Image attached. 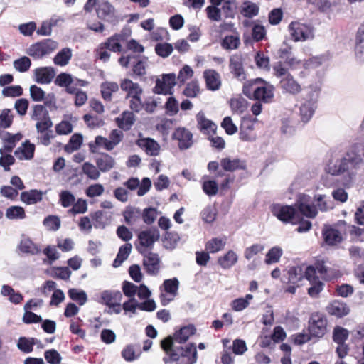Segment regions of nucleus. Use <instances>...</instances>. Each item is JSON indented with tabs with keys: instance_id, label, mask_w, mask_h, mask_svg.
<instances>
[{
	"instance_id": "f257e3e1",
	"label": "nucleus",
	"mask_w": 364,
	"mask_h": 364,
	"mask_svg": "<svg viewBox=\"0 0 364 364\" xmlns=\"http://www.w3.org/2000/svg\"><path fill=\"white\" fill-rule=\"evenodd\" d=\"M315 205L311 204V197L306 194H299L296 206L299 212L307 218H315L318 210L321 212L328 211L334 208V203L330 197L323 194H316L314 197Z\"/></svg>"
},
{
	"instance_id": "f03ea898",
	"label": "nucleus",
	"mask_w": 364,
	"mask_h": 364,
	"mask_svg": "<svg viewBox=\"0 0 364 364\" xmlns=\"http://www.w3.org/2000/svg\"><path fill=\"white\" fill-rule=\"evenodd\" d=\"M161 348L169 355V360L171 361H177L180 356L182 357L183 364H193L197 360V350L195 344L189 343L185 348H181L179 353L173 348V342L172 337L168 336L161 341Z\"/></svg>"
},
{
	"instance_id": "7ed1b4c3",
	"label": "nucleus",
	"mask_w": 364,
	"mask_h": 364,
	"mask_svg": "<svg viewBox=\"0 0 364 364\" xmlns=\"http://www.w3.org/2000/svg\"><path fill=\"white\" fill-rule=\"evenodd\" d=\"M288 31L295 42L306 41L314 38V28L299 21L291 22L288 26Z\"/></svg>"
},
{
	"instance_id": "20e7f679",
	"label": "nucleus",
	"mask_w": 364,
	"mask_h": 364,
	"mask_svg": "<svg viewBox=\"0 0 364 364\" xmlns=\"http://www.w3.org/2000/svg\"><path fill=\"white\" fill-rule=\"evenodd\" d=\"M58 48V43L46 39L31 45L27 50L28 55L35 59H40L50 54Z\"/></svg>"
},
{
	"instance_id": "39448f33",
	"label": "nucleus",
	"mask_w": 364,
	"mask_h": 364,
	"mask_svg": "<svg viewBox=\"0 0 364 364\" xmlns=\"http://www.w3.org/2000/svg\"><path fill=\"white\" fill-rule=\"evenodd\" d=\"M179 282L176 278L164 280L160 287V302L162 306L168 305L178 294Z\"/></svg>"
},
{
	"instance_id": "423d86ee",
	"label": "nucleus",
	"mask_w": 364,
	"mask_h": 364,
	"mask_svg": "<svg viewBox=\"0 0 364 364\" xmlns=\"http://www.w3.org/2000/svg\"><path fill=\"white\" fill-rule=\"evenodd\" d=\"M272 214L284 223H294L299 220L296 210L291 205L275 204L272 208Z\"/></svg>"
},
{
	"instance_id": "0eeeda50",
	"label": "nucleus",
	"mask_w": 364,
	"mask_h": 364,
	"mask_svg": "<svg viewBox=\"0 0 364 364\" xmlns=\"http://www.w3.org/2000/svg\"><path fill=\"white\" fill-rule=\"evenodd\" d=\"M176 75L174 73L164 74L156 81L154 92L156 94L171 95L176 85Z\"/></svg>"
},
{
	"instance_id": "6e6552de",
	"label": "nucleus",
	"mask_w": 364,
	"mask_h": 364,
	"mask_svg": "<svg viewBox=\"0 0 364 364\" xmlns=\"http://www.w3.org/2000/svg\"><path fill=\"white\" fill-rule=\"evenodd\" d=\"M327 321L326 318L318 314L311 316L309 321V332L312 337L321 338L326 332Z\"/></svg>"
},
{
	"instance_id": "1a4fd4ad",
	"label": "nucleus",
	"mask_w": 364,
	"mask_h": 364,
	"mask_svg": "<svg viewBox=\"0 0 364 364\" xmlns=\"http://www.w3.org/2000/svg\"><path fill=\"white\" fill-rule=\"evenodd\" d=\"M257 81H262V85L255 88L253 92V99L263 103H269L274 98V87L267 82H263L262 79H257Z\"/></svg>"
},
{
	"instance_id": "9d476101",
	"label": "nucleus",
	"mask_w": 364,
	"mask_h": 364,
	"mask_svg": "<svg viewBox=\"0 0 364 364\" xmlns=\"http://www.w3.org/2000/svg\"><path fill=\"white\" fill-rule=\"evenodd\" d=\"M97 14L99 18L112 23L118 21L114 7L107 1H102L98 4Z\"/></svg>"
},
{
	"instance_id": "9b49d317",
	"label": "nucleus",
	"mask_w": 364,
	"mask_h": 364,
	"mask_svg": "<svg viewBox=\"0 0 364 364\" xmlns=\"http://www.w3.org/2000/svg\"><path fill=\"white\" fill-rule=\"evenodd\" d=\"M279 87L283 93L292 96H296L302 91L301 85L292 75L282 78Z\"/></svg>"
},
{
	"instance_id": "f8f14e48",
	"label": "nucleus",
	"mask_w": 364,
	"mask_h": 364,
	"mask_svg": "<svg viewBox=\"0 0 364 364\" xmlns=\"http://www.w3.org/2000/svg\"><path fill=\"white\" fill-rule=\"evenodd\" d=\"M173 138L178 141L180 149H187L193 144L192 133L185 127L177 128L173 134Z\"/></svg>"
},
{
	"instance_id": "ddd939ff",
	"label": "nucleus",
	"mask_w": 364,
	"mask_h": 364,
	"mask_svg": "<svg viewBox=\"0 0 364 364\" xmlns=\"http://www.w3.org/2000/svg\"><path fill=\"white\" fill-rule=\"evenodd\" d=\"M229 68L231 73L240 81L246 79V73L243 66V58L242 55L235 54L230 57Z\"/></svg>"
},
{
	"instance_id": "4468645a",
	"label": "nucleus",
	"mask_w": 364,
	"mask_h": 364,
	"mask_svg": "<svg viewBox=\"0 0 364 364\" xmlns=\"http://www.w3.org/2000/svg\"><path fill=\"white\" fill-rule=\"evenodd\" d=\"M317 97L311 96L305 100L299 107V114L303 122H309L316 109Z\"/></svg>"
},
{
	"instance_id": "2eb2a0df",
	"label": "nucleus",
	"mask_w": 364,
	"mask_h": 364,
	"mask_svg": "<svg viewBox=\"0 0 364 364\" xmlns=\"http://www.w3.org/2000/svg\"><path fill=\"white\" fill-rule=\"evenodd\" d=\"M322 234L325 242L328 245H336L342 241L341 233L334 226L324 225Z\"/></svg>"
},
{
	"instance_id": "dca6fc26",
	"label": "nucleus",
	"mask_w": 364,
	"mask_h": 364,
	"mask_svg": "<svg viewBox=\"0 0 364 364\" xmlns=\"http://www.w3.org/2000/svg\"><path fill=\"white\" fill-rule=\"evenodd\" d=\"M136 144L149 156H157L160 152V145L151 138H140Z\"/></svg>"
},
{
	"instance_id": "f3484780",
	"label": "nucleus",
	"mask_w": 364,
	"mask_h": 364,
	"mask_svg": "<svg viewBox=\"0 0 364 364\" xmlns=\"http://www.w3.org/2000/svg\"><path fill=\"white\" fill-rule=\"evenodd\" d=\"M160 234L157 229L150 228L141 232L138 235L140 245L144 247H150L159 239Z\"/></svg>"
},
{
	"instance_id": "a211bd4d",
	"label": "nucleus",
	"mask_w": 364,
	"mask_h": 364,
	"mask_svg": "<svg viewBox=\"0 0 364 364\" xmlns=\"http://www.w3.org/2000/svg\"><path fill=\"white\" fill-rule=\"evenodd\" d=\"M55 75V72L51 67L38 68L34 70L35 80L40 84H49Z\"/></svg>"
},
{
	"instance_id": "6ab92c4d",
	"label": "nucleus",
	"mask_w": 364,
	"mask_h": 364,
	"mask_svg": "<svg viewBox=\"0 0 364 364\" xmlns=\"http://www.w3.org/2000/svg\"><path fill=\"white\" fill-rule=\"evenodd\" d=\"M120 87L126 92V99L136 95H142L143 93L141 87L129 79L122 80L120 82Z\"/></svg>"
},
{
	"instance_id": "aec40b11",
	"label": "nucleus",
	"mask_w": 364,
	"mask_h": 364,
	"mask_svg": "<svg viewBox=\"0 0 364 364\" xmlns=\"http://www.w3.org/2000/svg\"><path fill=\"white\" fill-rule=\"evenodd\" d=\"M127 38L125 33H121L115 34L109 37L106 42L102 43L105 48L113 52L122 51V43L124 42Z\"/></svg>"
},
{
	"instance_id": "412c9836",
	"label": "nucleus",
	"mask_w": 364,
	"mask_h": 364,
	"mask_svg": "<svg viewBox=\"0 0 364 364\" xmlns=\"http://www.w3.org/2000/svg\"><path fill=\"white\" fill-rule=\"evenodd\" d=\"M327 311L336 317H343L349 314L350 308L345 302L335 300L327 306Z\"/></svg>"
},
{
	"instance_id": "4be33fe9",
	"label": "nucleus",
	"mask_w": 364,
	"mask_h": 364,
	"mask_svg": "<svg viewBox=\"0 0 364 364\" xmlns=\"http://www.w3.org/2000/svg\"><path fill=\"white\" fill-rule=\"evenodd\" d=\"M122 299V294L120 291L105 290L100 293L98 302L109 306L117 302H121Z\"/></svg>"
},
{
	"instance_id": "5701e85b",
	"label": "nucleus",
	"mask_w": 364,
	"mask_h": 364,
	"mask_svg": "<svg viewBox=\"0 0 364 364\" xmlns=\"http://www.w3.org/2000/svg\"><path fill=\"white\" fill-rule=\"evenodd\" d=\"M35 151V146L29 141H26L15 151L14 156L18 160H30L33 159Z\"/></svg>"
},
{
	"instance_id": "b1692460",
	"label": "nucleus",
	"mask_w": 364,
	"mask_h": 364,
	"mask_svg": "<svg viewBox=\"0 0 364 364\" xmlns=\"http://www.w3.org/2000/svg\"><path fill=\"white\" fill-rule=\"evenodd\" d=\"M198 128L205 134L214 133L217 126L212 121L208 119L203 112H199L196 115Z\"/></svg>"
},
{
	"instance_id": "393cba45",
	"label": "nucleus",
	"mask_w": 364,
	"mask_h": 364,
	"mask_svg": "<svg viewBox=\"0 0 364 364\" xmlns=\"http://www.w3.org/2000/svg\"><path fill=\"white\" fill-rule=\"evenodd\" d=\"M55 83L60 86L67 87L69 85L74 84L75 86H80L84 87L87 85V82L82 80H75L71 75L62 73L58 75L55 80Z\"/></svg>"
},
{
	"instance_id": "a878e982",
	"label": "nucleus",
	"mask_w": 364,
	"mask_h": 364,
	"mask_svg": "<svg viewBox=\"0 0 364 364\" xmlns=\"http://www.w3.org/2000/svg\"><path fill=\"white\" fill-rule=\"evenodd\" d=\"M204 77L208 89L217 90L221 85V80L219 73L214 70H206L204 72Z\"/></svg>"
},
{
	"instance_id": "bb28decb",
	"label": "nucleus",
	"mask_w": 364,
	"mask_h": 364,
	"mask_svg": "<svg viewBox=\"0 0 364 364\" xmlns=\"http://www.w3.org/2000/svg\"><path fill=\"white\" fill-rule=\"evenodd\" d=\"M238 261V255L233 250L228 251L225 255L218 259V264L223 269H229L232 267Z\"/></svg>"
},
{
	"instance_id": "cd10ccee",
	"label": "nucleus",
	"mask_w": 364,
	"mask_h": 364,
	"mask_svg": "<svg viewBox=\"0 0 364 364\" xmlns=\"http://www.w3.org/2000/svg\"><path fill=\"white\" fill-rule=\"evenodd\" d=\"M29 90L31 97L35 102H41L46 100V104H48V102H51L55 98L53 93L48 94L46 96V92L41 87L35 85H31Z\"/></svg>"
},
{
	"instance_id": "c85d7f7f",
	"label": "nucleus",
	"mask_w": 364,
	"mask_h": 364,
	"mask_svg": "<svg viewBox=\"0 0 364 364\" xmlns=\"http://www.w3.org/2000/svg\"><path fill=\"white\" fill-rule=\"evenodd\" d=\"M135 122V117L132 112L124 111L119 117L116 118V122L120 129L129 130Z\"/></svg>"
},
{
	"instance_id": "c756f323",
	"label": "nucleus",
	"mask_w": 364,
	"mask_h": 364,
	"mask_svg": "<svg viewBox=\"0 0 364 364\" xmlns=\"http://www.w3.org/2000/svg\"><path fill=\"white\" fill-rule=\"evenodd\" d=\"M196 332V328L192 325L182 327L179 331H176L172 338L173 342L179 343H185L191 336Z\"/></svg>"
},
{
	"instance_id": "7c9ffc66",
	"label": "nucleus",
	"mask_w": 364,
	"mask_h": 364,
	"mask_svg": "<svg viewBox=\"0 0 364 364\" xmlns=\"http://www.w3.org/2000/svg\"><path fill=\"white\" fill-rule=\"evenodd\" d=\"M326 171L333 176H339L347 171V166L343 158L331 161L326 167Z\"/></svg>"
},
{
	"instance_id": "2f4dec72",
	"label": "nucleus",
	"mask_w": 364,
	"mask_h": 364,
	"mask_svg": "<svg viewBox=\"0 0 364 364\" xmlns=\"http://www.w3.org/2000/svg\"><path fill=\"white\" fill-rule=\"evenodd\" d=\"M226 245L225 237H213L205 243V251L216 253L223 250Z\"/></svg>"
},
{
	"instance_id": "473e14b6",
	"label": "nucleus",
	"mask_w": 364,
	"mask_h": 364,
	"mask_svg": "<svg viewBox=\"0 0 364 364\" xmlns=\"http://www.w3.org/2000/svg\"><path fill=\"white\" fill-rule=\"evenodd\" d=\"M1 294L3 296H7L9 301L15 304H20L23 299L21 293L16 292L11 287L6 284L2 286Z\"/></svg>"
},
{
	"instance_id": "72a5a7b5",
	"label": "nucleus",
	"mask_w": 364,
	"mask_h": 364,
	"mask_svg": "<svg viewBox=\"0 0 364 364\" xmlns=\"http://www.w3.org/2000/svg\"><path fill=\"white\" fill-rule=\"evenodd\" d=\"M123 215L128 225H134L140 220L141 212L138 208L128 206L124 211Z\"/></svg>"
},
{
	"instance_id": "f704fd0d",
	"label": "nucleus",
	"mask_w": 364,
	"mask_h": 364,
	"mask_svg": "<svg viewBox=\"0 0 364 364\" xmlns=\"http://www.w3.org/2000/svg\"><path fill=\"white\" fill-rule=\"evenodd\" d=\"M223 168L227 171H235L245 168V163L238 159L224 158L220 161Z\"/></svg>"
},
{
	"instance_id": "c9c22d12",
	"label": "nucleus",
	"mask_w": 364,
	"mask_h": 364,
	"mask_svg": "<svg viewBox=\"0 0 364 364\" xmlns=\"http://www.w3.org/2000/svg\"><path fill=\"white\" fill-rule=\"evenodd\" d=\"M283 255V250L279 246H274L269 250L265 255L264 262L269 265L279 262Z\"/></svg>"
},
{
	"instance_id": "e433bc0d",
	"label": "nucleus",
	"mask_w": 364,
	"mask_h": 364,
	"mask_svg": "<svg viewBox=\"0 0 364 364\" xmlns=\"http://www.w3.org/2000/svg\"><path fill=\"white\" fill-rule=\"evenodd\" d=\"M347 166V171L360 168L364 164V161L360 155L348 154L346 157L343 158Z\"/></svg>"
},
{
	"instance_id": "4c0bfd02",
	"label": "nucleus",
	"mask_w": 364,
	"mask_h": 364,
	"mask_svg": "<svg viewBox=\"0 0 364 364\" xmlns=\"http://www.w3.org/2000/svg\"><path fill=\"white\" fill-rule=\"evenodd\" d=\"M132 249V245L130 243H126L120 247L117 253L116 259L114 260L113 267H119L124 261H125L129 257Z\"/></svg>"
},
{
	"instance_id": "58836bf2",
	"label": "nucleus",
	"mask_w": 364,
	"mask_h": 364,
	"mask_svg": "<svg viewBox=\"0 0 364 364\" xmlns=\"http://www.w3.org/2000/svg\"><path fill=\"white\" fill-rule=\"evenodd\" d=\"M144 264L149 273H155L159 267V259L156 254L149 253L144 259Z\"/></svg>"
},
{
	"instance_id": "ea45409f",
	"label": "nucleus",
	"mask_w": 364,
	"mask_h": 364,
	"mask_svg": "<svg viewBox=\"0 0 364 364\" xmlns=\"http://www.w3.org/2000/svg\"><path fill=\"white\" fill-rule=\"evenodd\" d=\"M287 273L289 282L293 284H298L304 278V267H290Z\"/></svg>"
},
{
	"instance_id": "a19ab883",
	"label": "nucleus",
	"mask_w": 364,
	"mask_h": 364,
	"mask_svg": "<svg viewBox=\"0 0 364 364\" xmlns=\"http://www.w3.org/2000/svg\"><path fill=\"white\" fill-rule=\"evenodd\" d=\"M98 168L102 172H107L112 169L114 164V159L109 154H103L96 161Z\"/></svg>"
},
{
	"instance_id": "79ce46f5",
	"label": "nucleus",
	"mask_w": 364,
	"mask_h": 364,
	"mask_svg": "<svg viewBox=\"0 0 364 364\" xmlns=\"http://www.w3.org/2000/svg\"><path fill=\"white\" fill-rule=\"evenodd\" d=\"M72 55V50L65 48L57 53L53 59V62L57 65L65 66L69 63Z\"/></svg>"
},
{
	"instance_id": "37998d69",
	"label": "nucleus",
	"mask_w": 364,
	"mask_h": 364,
	"mask_svg": "<svg viewBox=\"0 0 364 364\" xmlns=\"http://www.w3.org/2000/svg\"><path fill=\"white\" fill-rule=\"evenodd\" d=\"M259 6L252 1H245L241 6V14L247 18H252L257 16L259 13Z\"/></svg>"
},
{
	"instance_id": "c03bdc74",
	"label": "nucleus",
	"mask_w": 364,
	"mask_h": 364,
	"mask_svg": "<svg viewBox=\"0 0 364 364\" xmlns=\"http://www.w3.org/2000/svg\"><path fill=\"white\" fill-rule=\"evenodd\" d=\"M252 299L253 296L252 294H246L244 298L241 297L232 300L230 306L235 311H241L250 305V302Z\"/></svg>"
},
{
	"instance_id": "a18cd8bd",
	"label": "nucleus",
	"mask_w": 364,
	"mask_h": 364,
	"mask_svg": "<svg viewBox=\"0 0 364 364\" xmlns=\"http://www.w3.org/2000/svg\"><path fill=\"white\" fill-rule=\"evenodd\" d=\"M119 86L117 82H105L101 85L102 96L105 100H111L112 94L117 92Z\"/></svg>"
},
{
	"instance_id": "49530a36",
	"label": "nucleus",
	"mask_w": 364,
	"mask_h": 364,
	"mask_svg": "<svg viewBox=\"0 0 364 364\" xmlns=\"http://www.w3.org/2000/svg\"><path fill=\"white\" fill-rule=\"evenodd\" d=\"M247 102L242 97L238 96L230 100V106L232 112L243 113L247 109Z\"/></svg>"
},
{
	"instance_id": "de8ad7c7",
	"label": "nucleus",
	"mask_w": 364,
	"mask_h": 364,
	"mask_svg": "<svg viewBox=\"0 0 364 364\" xmlns=\"http://www.w3.org/2000/svg\"><path fill=\"white\" fill-rule=\"evenodd\" d=\"M21 200L27 204H35L42 200V193L36 190L23 192L21 194Z\"/></svg>"
},
{
	"instance_id": "09e8293b",
	"label": "nucleus",
	"mask_w": 364,
	"mask_h": 364,
	"mask_svg": "<svg viewBox=\"0 0 364 364\" xmlns=\"http://www.w3.org/2000/svg\"><path fill=\"white\" fill-rule=\"evenodd\" d=\"M240 44V39L238 35L226 36L221 43L222 47L226 50L237 49Z\"/></svg>"
},
{
	"instance_id": "8fccbe9b",
	"label": "nucleus",
	"mask_w": 364,
	"mask_h": 364,
	"mask_svg": "<svg viewBox=\"0 0 364 364\" xmlns=\"http://www.w3.org/2000/svg\"><path fill=\"white\" fill-rule=\"evenodd\" d=\"M69 297L77 302L80 305H84L87 301V296L85 291L78 289H70L68 292Z\"/></svg>"
},
{
	"instance_id": "3c124183",
	"label": "nucleus",
	"mask_w": 364,
	"mask_h": 364,
	"mask_svg": "<svg viewBox=\"0 0 364 364\" xmlns=\"http://www.w3.org/2000/svg\"><path fill=\"white\" fill-rule=\"evenodd\" d=\"M218 210L213 205L206 206L201 212L203 220L207 223H213L217 217Z\"/></svg>"
},
{
	"instance_id": "603ef678",
	"label": "nucleus",
	"mask_w": 364,
	"mask_h": 364,
	"mask_svg": "<svg viewBox=\"0 0 364 364\" xmlns=\"http://www.w3.org/2000/svg\"><path fill=\"white\" fill-rule=\"evenodd\" d=\"M19 248L21 251L26 253L36 255L40 252V249L29 239L24 237L21 240Z\"/></svg>"
},
{
	"instance_id": "864d4df0",
	"label": "nucleus",
	"mask_w": 364,
	"mask_h": 364,
	"mask_svg": "<svg viewBox=\"0 0 364 364\" xmlns=\"http://www.w3.org/2000/svg\"><path fill=\"white\" fill-rule=\"evenodd\" d=\"M82 172L91 180H97L100 176L98 167L89 162H85L82 167Z\"/></svg>"
},
{
	"instance_id": "5fc2aeb1",
	"label": "nucleus",
	"mask_w": 364,
	"mask_h": 364,
	"mask_svg": "<svg viewBox=\"0 0 364 364\" xmlns=\"http://www.w3.org/2000/svg\"><path fill=\"white\" fill-rule=\"evenodd\" d=\"M148 66V58L145 56L139 57L133 65V72L135 75L142 76L146 74V69Z\"/></svg>"
},
{
	"instance_id": "6e6d98bb",
	"label": "nucleus",
	"mask_w": 364,
	"mask_h": 364,
	"mask_svg": "<svg viewBox=\"0 0 364 364\" xmlns=\"http://www.w3.org/2000/svg\"><path fill=\"white\" fill-rule=\"evenodd\" d=\"M264 245L261 243H255L245 248L244 251V257L246 259L250 260L255 255L262 253L264 250Z\"/></svg>"
},
{
	"instance_id": "4d7b16f0",
	"label": "nucleus",
	"mask_w": 364,
	"mask_h": 364,
	"mask_svg": "<svg viewBox=\"0 0 364 364\" xmlns=\"http://www.w3.org/2000/svg\"><path fill=\"white\" fill-rule=\"evenodd\" d=\"M82 144V136L80 134H75L70 137L68 144L65 147V150L69 153L73 152L79 149Z\"/></svg>"
},
{
	"instance_id": "13d9d810",
	"label": "nucleus",
	"mask_w": 364,
	"mask_h": 364,
	"mask_svg": "<svg viewBox=\"0 0 364 364\" xmlns=\"http://www.w3.org/2000/svg\"><path fill=\"white\" fill-rule=\"evenodd\" d=\"M6 217L10 220L23 219L26 217L24 209L20 206H11L7 208Z\"/></svg>"
},
{
	"instance_id": "bf43d9fd",
	"label": "nucleus",
	"mask_w": 364,
	"mask_h": 364,
	"mask_svg": "<svg viewBox=\"0 0 364 364\" xmlns=\"http://www.w3.org/2000/svg\"><path fill=\"white\" fill-rule=\"evenodd\" d=\"M87 211V203L85 199L78 198L74 202L68 213L72 215L83 214Z\"/></svg>"
},
{
	"instance_id": "052dcab7",
	"label": "nucleus",
	"mask_w": 364,
	"mask_h": 364,
	"mask_svg": "<svg viewBox=\"0 0 364 364\" xmlns=\"http://www.w3.org/2000/svg\"><path fill=\"white\" fill-rule=\"evenodd\" d=\"M105 192V187L100 183L90 185L85 190V193L88 198L101 196Z\"/></svg>"
},
{
	"instance_id": "680f3d73",
	"label": "nucleus",
	"mask_w": 364,
	"mask_h": 364,
	"mask_svg": "<svg viewBox=\"0 0 364 364\" xmlns=\"http://www.w3.org/2000/svg\"><path fill=\"white\" fill-rule=\"evenodd\" d=\"M14 115L9 109H4L0 113V127L6 129L13 123Z\"/></svg>"
},
{
	"instance_id": "e2e57ef3",
	"label": "nucleus",
	"mask_w": 364,
	"mask_h": 364,
	"mask_svg": "<svg viewBox=\"0 0 364 364\" xmlns=\"http://www.w3.org/2000/svg\"><path fill=\"white\" fill-rule=\"evenodd\" d=\"M59 201L64 208H68L74 204L75 196L69 191H63L59 195Z\"/></svg>"
},
{
	"instance_id": "0e129e2a",
	"label": "nucleus",
	"mask_w": 364,
	"mask_h": 364,
	"mask_svg": "<svg viewBox=\"0 0 364 364\" xmlns=\"http://www.w3.org/2000/svg\"><path fill=\"white\" fill-rule=\"evenodd\" d=\"M71 274L68 267H52L50 269V275L54 278L68 280Z\"/></svg>"
},
{
	"instance_id": "69168bd1",
	"label": "nucleus",
	"mask_w": 364,
	"mask_h": 364,
	"mask_svg": "<svg viewBox=\"0 0 364 364\" xmlns=\"http://www.w3.org/2000/svg\"><path fill=\"white\" fill-rule=\"evenodd\" d=\"M14 68L21 72H26L31 65V61L29 58L23 56L14 61Z\"/></svg>"
},
{
	"instance_id": "338daca9",
	"label": "nucleus",
	"mask_w": 364,
	"mask_h": 364,
	"mask_svg": "<svg viewBox=\"0 0 364 364\" xmlns=\"http://www.w3.org/2000/svg\"><path fill=\"white\" fill-rule=\"evenodd\" d=\"M166 112L169 116H175L179 111L178 102L173 97H169L165 103Z\"/></svg>"
},
{
	"instance_id": "774afa93",
	"label": "nucleus",
	"mask_w": 364,
	"mask_h": 364,
	"mask_svg": "<svg viewBox=\"0 0 364 364\" xmlns=\"http://www.w3.org/2000/svg\"><path fill=\"white\" fill-rule=\"evenodd\" d=\"M200 92L199 85L197 81H191L184 88L183 93L188 97H196Z\"/></svg>"
}]
</instances>
